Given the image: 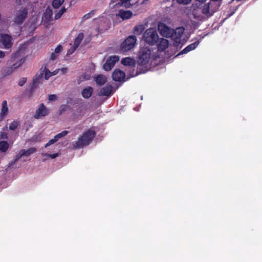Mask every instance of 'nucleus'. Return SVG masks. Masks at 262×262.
Segmentation results:
<instances>
[{
  "mask_svg": "<svg viewBox=\"0 0 262 262\" xmlns=\"http://www.w3.org/2000/svg\"><path fill=\"white\" fill-rule=\"evenodd\" d=\"M211 3H196L192 11L193 17L200 21H203L213 15L215 11L211 9Z\"/></svg>",
  "mask_w": 262,
  "mask_h": 262,
  "instance_id": "f257e3e1",
  "label": "nucleus"
},
{
  "mask_svg": "<svg viewBox=\"0 0 262 262\" xmlns=\"http://www.w3.org/2000/svg\"><path fill=\"white\" fill-rule=\"evenodd\" d=\"M151 56L150 49L148 47H143L140 49L138 53L137 60L138 71L136 75L144 73L147 71L148 64Z\"/></svg>",
  "mask_w": 262,
  "mask_h": 262,
  "instance_id": "f03ea898",
  "label": "nucleus"
},
{
  "mask_svg": "<svg viewBox=\"0 0 262 262\" xmlns=\"http://www.w3.org/2000/svg\"><path fill=\"white\" fill-rule=\"evenodd\" d=\"M95 136L96 132L95 130L91 129H88L84 132L78 139V140L74 144V148H80L89 145L92 142Z\"/></svg>",
  "mask_w": 262,
  "mask_h": 262,
  "instance_id": "7ed1b4c3",
  "label": "nucleus"
},
{
  "mask_svg": "<svg viewBox=\"0 0 262 262\" xmlns=\"http://www.w3.org/2000/svg\"><path fill=\"white\" fill-rule=\"evenodd\" d=\"M143 38L145 42L149 45H154L159 40L157 31L154 28L147 29L143 34Z\"/></svg>",
  "mask_w": 262,
  "mask_h": 262,
  "instance_id": "20e7f679",
  "label": "nucleus"
},
{
  "mask_svg": "<svg viewBox=\"0 0 262 262\" xmlns=\"http://www.w3.org/2000/svg\"><path fill=\"white\" fill-rule=\"evenodd\" d=\"M137 38L134 35L128 36L121 45V50L127 52L134 48L136 44Z\"/></svg>",
  "mask_w": 262,
  "mask_h": 262,
  "instance_id": "39448f33",
  "label": "nucleus"
},
{
  "mask_svg": "<svg viewBox=\"0 0 262 262\" xmlns=\"http://www.w3.org/2000/svg\"><path fill=\"white\" fill-rule=\"evenodd\" d=\"M184 29L183 28H178L176 30L173 29L170 37L174 41L175 46L178 47L181 42V37L183 34Z\"/></svg>",
  "mask_w": 262,
  "mask_h": 262,
  "instance_id": "423d86ee",
  "label": "nucleus"
},
{
  "mask_svg": "<svg viewBox=\"0 0 262 262\" xmlns=\"http://www.w3.org/2000/svg\"><path fill=\"white\" fill-rule=\"evenodd\" d=\"M28 14V11L27 8H21L17 12L16 15L14 18V23L17 25H21L27 17Z\"/></svg>",
  "mask_w": 262,
  "mask_h": 262,
  "instance_id": "0eeeda50",
  "label": "nucleus"
},
{
  "mask_svg": "<svg viewBox=\"0 0 262 262\" xmlns=\"http://www.w3.org/2000/svg\"><path fill=\"white\" fill-rule=\"evenodd\" d=\"M158 29L161 35L167 38H169L173 30L166 24L162 23L158 24Z\"/></svg>",
  "mask_w": 262,
  "mask_h": 262,
  "instance_id": "6e6552de",
  "label": "nucleus"
},
{
  "mask_svg": "<svg viewBox=\"0 0 262 262\" xmlns=\"http://www.w3.org/2000/svg\"><path fill=\"white\" fill-rule=\"evenodd\" d=\"M0 40L4 49H10L13 45L12 38L10 35L7 34H1Z\"/></svg>",
  "mask_w": 262,
  "mask_h": 262,
  "instance_id": "1a4fd4ad",
  "label": "nucleus"
},
{
  "mask_svg": "<svg viewBox=\"0 0 262 262\" xmlns=\"http://www.w3.org/2000/svg\"><path fill=\"white\" fill-rule=\"evenodd\" d=\"M49 113V110L45 106L43 103H41L38 108L36 110L34 118L36 119H38L42 117L48 115Z\"/></svg>",
  "mask_w": 262,
  "mask_h": 262,
  "instance_id": "9d476101",
  "label": "nucleus"
},
{
  "mask_svg": "<svg viewBox=\"0 0 262 262\" xmlns=\"http://www.w3.org/2000/svg\"><path fill=\"white\" fill-rule=\"evenodd\" d=\"M119 58L117 56H112L107 59L105 63L103 64V68L106 71H110L114 66L115 63L118 61Z\"/></svg>",
  "mask_w": 262,
  "mask_h": 262,
  "instance_id": "9b49d317",
  "label": "nucleus"
},
{
  "mask_svg": "<svg viewBox=\"0 0 262 262\" xmlns=\"http://www.w3.org/2000/svg\"><path fill=\"white\" fill-rule=\"evenodd\" d=\"M43 72L41 71L39 73H37L35 77L33 79L32 83L30 88V91H33L34 89L37 88L38 84L42 82V76Z\"/></svg>",
  "mask_w": 262,
  "mask_h": 262,
  "instance_id": "f8f14e48",
  "label": "nucleus"
},
{
  "mask_svg": "<svg viewBox=\"0 0 262 262\" xmlns=\"http://www.w3.org/2000/svg\"><path fill=\"white\" fill-rule=\"evenodd\" d=\"M125 77V73L119 69H116L112 74V78L115 81H121Z\"/></svg>",
  "mask_w": 262,
  "mask_h": 262,
  "instance_id": "ddd939ff",
  "label": "nucleus"
},
{
  "mask_svg": "<svg viewBox=\"0 0 262 262\" xmlns=\"http://www.w3.org/2000/svg\"><path fill=\"white\" fill-rule=\"evenodd\" d=\"M113 90V86L111 85H106L101 89L99 92L100 96H109L111 95Z\"/></svg>",
  "mask_w": 262,
  "mask_h": 262,
  "instance_id": "4468645a",
  "label": "nucleus"
},
{
  "mask_svg": "<svg viewBox=\"0 0 262 262\" xmlns=\"http://www.w3.org/2000/svg\"><path fill=\"white\" fill-rule=\"evenodd\" d=\"M199 42L198 41H195L193 43H192L187 46L185 49H184L183 50H182L178 55L186 54L188 52L195 49L197 46L199 45Z\"/></svg>",
  "mask_w": 262,
  "mask_h": 262,
  "instance_id": "2eb2a0df",
  "label": "nucleus"
},
{
  "mask_svg": "<svg viewBox=\"0 0 262 262\" xmlns=\"http://www.w3.org/2000/svg\"><path fill=\"white\" fill-rule=\"evenodd\" d=\"M121 63L125 66H129L132 68H135L136 64L135 60L130 57L123 58L121 60Z\"/></svg>",
  "mask_w": 262,
  "mask_h": 262,
  "instance_id": "dca6fc26",
  "label": "nucleus"
},
{
  "mask_svg": "<svg viewBox=\"0 0 262 262\" xmlns=\"http://www.w3.org/2000/svg\"><path fill=\"white\" fill-rule=\"evenodd\" d=\"M93 93V89L91 86H86L81 91V95L85 99L90 98Z\"/></svg>",
  "mask_w": 262,
  "mask_h": 262,
  "instance_id": "f3484780",
  "label": "nucleus"
},
{
  "mask_svg": "<svg viewBox=\"0 0 262 262\" xmlns=\"http://www.w3.org/2000/svg\"><path fill=\"white\" fill-rule=\"evenodd\" d=\"M118 15L123 20H125L130 18L133 15V13L130 10H120Z\"/></svg>",
  "mask_w": 262,
  "mask_h": 262,
  "instance_id": "a211bd4d",
  "label": "nucleus"
},
{
  "mask_svg": "<svg viewBox=\"0 0 262 262\" xmlns=\"http://www.w3.org/2000/svg\"><path fill=\"white\" fill-rule=\"evenodd\" d=\"M168 41L164 38H161L159 43L157 45L158 50L160 52H163L168 47Z\"/></svg>",
  "mask_w": 262,
  "mask_h": 262,
  "instance_id": "6ab92c4d",
  "label": "nucleus"
},
{
  "mask_svg": "<svg viewBox=\"0 0 262 262\" xmlns=\"http://www.w3.org/2000/svg\"><path fill=\"white\" fill-rule=\"evenodd\" d=\"M83 38L84 34L83 33H80L78 34L74 40V45L73 46V51H75L79 47Z\"/></svg>",
  "mask_w": 262,
  "mask_h": 262,
  "instance_id": "aec40b11",
  "label": "nucleus"
},
{
  "mask_svg": "<svg viewBox=\"0 0 262 262\" xmlns=\"http://www.w3.org/2000/svg\"><path fill=\"white\" fill-rule=\"evenodd\" d=\"M8 107L6 100H4L2 103V108L0 112V118H4L8 113Z\"/></svg>",
  "mask_w": 262,
  "mask_h": 262,
  "instance_id": "412c9836",
  "label": "nucleus"
},
{
  "mask_svg": "<svg viewBox=\"0 0 262 262\" xmlns=\"http://www.w3.org/2000/svg\"><path fill=\"white\" fill-rule=\"evenodd\" d=\"M106 77L102 74L98 75L95 77V81H96L97 84L100 86L106 83Z\"/></svg>",
  "mask_w": 262,
  "mask_h": 262,
  "instance_id": "4be33fe9",
  "label": "nucleus"
},
{
  "mask_svg": "<svg viewBox=\"0 0 262 262\" xmlns=\"http://www.w3.org/2000/svg\"><path fill=\"white\" fill-rule=\"evenodd\" d=\"M9 148V144L7 141H0V151L6 152Z\"/></svg>",
  "mask_w": 262,
  "mask_h": 262,
  "instance_id": "5701e85b",
  "label": "nucleus"
},
{
  "mask_svg": "<svg viewBox=\"0 0 262 262\" xmlns=\"http://www.w3.org/2000/svg\"><path fill=\"white\" fill-rule=\"evenodd\" d=\"M20 151L22 153L23 156L28 157L34 153L36 151V149L34 147H31L27 150L21 149Z\"/></svg>",
  "mask_w": 262,
  "mask_h": 262,
  "instance_id": "b1692460",
  "label": "nucleus"
},
{
  "mask_svg": "<svg viewBox=\"0 0 262 262\" xmlns=\"http://www.w3.org/2000/svg\"><path fill=\"white\" fill-rule=\"evenodd\" d=\"M145 28L143 25L136 26L134 29V33L136 35H140L143 32Z\"/></svg>",
  "mask_w": 262,
  "mask_h": 262,
  "instance_id": "393cba45",
  "label": "nucleus"
},
{
  "mask_svg": "<svg viewBox=\"0 0 262 262\" xmlns=\"http://www.w3.org/2000/svg\"><path fill=\"white\" fill-rule=\"evenodd\" d=\"M130 1L131 0H120V2L118 3V4L124 6L126 8H129L132 6L130 3Z\"/></svg>",
  "mask_w": 262,
  "mask_h": 262,
  "instance_id": "a878e982",
  "label": "nucleus"
},
{
  "mask_svg": "<svg viewBox=\"0 0 262 262\" xmlns=\"http://www.w3.org/2000/svg\"><path fill=\"white\" fill-rule=\"evenodd\" d=\"M95 13V10H91L89 13L85 14L82 17V21H84L91 18L94 15Z\"/></svg>",
  "mask_w": 262,
  "mask_h": 262,
  "instance_id": "bb28decb",
  "label": "nucleus"
},
{
  "mask_svg": "<svg viewBox=\"0 0 262 262\" xmlns=\"http://www.w3.org/2000/svg\"><path fill=\"white\" fill-rule=\"evenodd\" d=\"M64 0H53L52 6L54 8H58L64 2Z\"/></svg>",
  "mask_w": 262,
  "mask_h": 262,
  "instance_id": "cd10ccee",
  "label": "nucleus"
},
{
  "mask_svg": "<svg viewBox=\"0 0 262 262\" xmlns=\"http://www.w3.org/2000/svg\"><path fill=\"white\" fill-rule=\"evenodd\" d=\"M66 8L64 7H62L61 9L59 10L58 12L55 14L54 18L55 19H58L60 18L62 14L66 12Z\"/></svg>",
  "mask_w": 262,
  "mask_h": 262,
  "instance_id": "c85d7f7f",
  "label": "nucleus"
},
{
  "mask_svg": "<svg viewBox=\"0 0 262 262\" xmlns=\"http://www.w3.org/2000/svg\"><path fill=\"white\" fill-rule=\"evenodd\" d=\"M18 124H19L18 122H17V121H15V120H14L12 123H11L10 124L9 128L10 130H14L17 128Z\"/></svg>",
  "mask_w": 262,
  "mask_h": 262,
  "instance_id": "c756f323",
  "label": "nucleus"
},
{
  "mask_svg": "<svg viewBox=\"0 0 262 262\" xmlns=\"http://www.w3.org/2000/svg\"><path fill=\"white\" fill-rule=\"evenodd\" d=\"M68 133H69V131L63 130L62 132L55 135V138H56L57 140H58L59 139L61 138L62 137L66 136Z\"/></svg>",
  "mask_w": 262,
  "mask_h": 262,
  "instance_id": "7c9ffc66",
  "label": "nucleus"
},
{
  "mask_svg": "<svg viewBox=\"0 0 262 262\" xmlns=\"http://www.w3.org/2000/svg\"><path fill=\"white\" fill-rule=\"evenodd\" d=\"M43 72H45V78L46 80L52 76L51 72L48 69L45 68Z\"/></svg>",
  "mask_w": 262,
  "mask_h": 262,
  "instance_id": "2f4dec72",
  "label": "nucleus"
},
{
  "mask_svg": "<svg viewBox=\"0 0 262 262\" xmlns=\"http://www.w3.org/2000/svg\"><path fill=\"white\" fill-rule=\"evenodd\" d=\"M68 108V105L67 104H62L60 106L59 114L63 113Z\"/></svg>",
  "mask_w": 262,
  "mask_h": 262,
  "instance_id": "473e14b6",
  "label": "nucleus"
},
{
  "mask_svg": "<svg viewBox=\"0 0 262 262\" xmlns=\"http://www.w3.org/2000/svg\"><path fill=\"white\" fill-rule=\"evenodd\" d=\"M58 140L56 138H55V137L54 136L53 139H52L49 141V142L45 145V147H47L54 143H55L56 142H57Z\"/></svg>",
  "mask_w": 262,
  "mask_h": 262,
  "instance_id": "72a5a7b5",
  "label": "nucleus"
},
{
  "mask_svg": "<svg viewBox=\"0 0 262 262\" xmlns=\"http://www.w3.org/2000/svg\"><path fill=\"white\" fill-rule=\"evenodd\" d=\"M8 134L4 132H0V139H8Z\"/></svg>",
  "mask_w": 262,
  "mask_h": 262,
  "instance_id": "f704fd0d",
  "label": "nucleus"
},
{
  "mask_svg": "<svg viewBox=\"0 0 262 262\" xmlns=\"http://www.w3.org/2000/svg\"><path fill=\"white\" fill-rule=\"evenodd\" d=\"M26 81H27V78H26V77H22L19 80L18 85L20 86H23L26 83Z\"/></svg>",
  "mask_w": 262,
  "mask_h": 262,
  "instance_id": "c9c22d12",
  "label": "nucleus"
},
{
  "mask_svg": "<svg viewBox=\"0 0 262 262\" xmlns=\"http://www.w3.org/2000/svg\"><path fill=\"white\" fill-rule=\"evenodd\" d=\"M177 2L181 4H188L191 0H177Z\"/></svg>",
  "mask_w": 262,
  "mask_h": 262,
  "instance_id": "e433bc0d",
  "label": "nucleus"
},
{
  "mask_svg": "<svg viewBox=\"0 0 262 262\" xmlns=\"http://www.w3.org/2000/svg\"><path fill=\"white\" fill-rule=\"evenodd\" d=\"M62 49V47L61 45H59L55 49V53L56 54L59 53Z\"/></svg>",
  "mask_w": 262,
  "mask_h": 262,
  "instance_id": "4c0bfd02",
  "label": "nucleus"
},
{
  "mask_svg": "<svg viewBox=\"0 0 262 262\" xmlns=\"http://www.w3.org/2000/svg\"><path fill=\"white\" fill-rule=\"evenodd\" d=\"M48 99L50 101H53L57 99V97L55 94H51L49 95Z\"/></svg>",
  "mask_w": 262,
  "mask_h": 262,
  "instance_id": "58836bf2",
  "label": "nucleus"
},
{
  "mask_svg": "<svg viewBox=\"0 0 262 262\" xmlns=\"http://www.w3.org/2000/svg\"><path fill=\"white\" fill-rule=\"evenodd\" d=\"M23 156L22 153L20 150L18 154L16 156L15 159L18 161Z\"/></svg>",
  "mask_w": 262,
  "mask_h": 262,
  "instance_id": "ea45409f",
  "label": "nucleus"
},
{
  "mask_svg": "<svg viewBox=\"0 0 262 262\" xmlns=\"http://www.w3.org/2000/svg\"><path fill=\"white\" fill-rule=\"evenodd\" d=\"M56 53H55V52L54 53H52L51 55H50V59L51 60H54L56 59V57H57V56H56Z\"/></svg>",
  "mask_w": 262,
  "mask_h": 262,
  "instance_id": "a19ab883",
  "label": "nucleus"
},
{
  "mask_svg": "<svg viewBox=\"0 0 262 262\" xmlns=\"http://www.w3.org/2000/svg\"><path fill=\"white\" fill-rule=\"evenodd\" d=\"M17 161L14 159L13 160L11 161L8 165V167H10L14 165Z\"/></svg>",
  "mask_w": 262,
  "mask_h": 262,
  "instance_id": "79ce46f5",
  "label": "nucleus"
},
{
  "mask_svg": "<svg viewBox=\"0 0 262 262\" xmlns=\"http://www.w3.org/2000/svg\"><path fill=\"white\" fill-rule=\"evenodd\" d=\"M48 156L51 158V159H54L55 158H56L58 156V153H56V154H49L48 155Z\"/></svg>",
  "mask_w": 262,
  "mask_h": 262,
  "instance_id": "37998d69",
  "label": "nucleus"
},
{
  "mask_svg": "<svg viewBox=\"0 0 262 262\" xmlns=\"http://www.w3.org/2000/svg\"><path fill=\"white\" fill-rule=\"evenodd\" d=\"M59 69H60L59 71H60L61 72L62 74L66 73L67 72V70H68L67 68H62Z\"/></svg>",
  "mask_w": 262,
  "mask_h": 262,
  "instance_id": "c03bdc74",
  "label": "nucleus"
},
{
  "mask_svg": "<svg viewBox=\"0 0 262 262\" xmlns=\"http://www.w3.org/2000/svg\"><path fill=\"white\" fill-rule=\"evenodd\" d=\"M59 70H60V69H56L53 72H51L52 76L57 74L58 73Z\"/></svg>",
  "mask_w": 262,
  "mask_h": 262,
  "instance_id": "a18cd8bd",
  "label": "nucleus"
},
{
  "mask_svg": "<svg viewBox=\"0 0 262 262\" xmlns=\"http://www.w3.org/2000/svg\"><path fill=\"white\" fill-rule=\"evenodd\" d=\"M5 56V52L0 50V58H4Z\"/></svg>",
  "mask_w": 262,
  "mask_h": 262,
  "instance_id": "49530a36",
  "label": "nucleus"
},
{
  "mask_svg": "<svg viewBox=\"0 0 262 262\" xmlns=\"http://www.w3.org/2000/svg\"><path fill=\"white\" fill-rule=\"evenodd\" d=\"M207 0H196V3H204Z\"/></svg>",
  "mask_w": 262,
  "mask_h": 262,
  "instance_id": "de8ad7c7",
  "label": "nucleus"
},
{
  "mask_svg": "<svg viewBox=\"0 0 262 262\" xmlns=\"http://www.w3.org/2000/svg\"><path fill=\"white\" fill-rule=\"evenodd\" d=\"M74 51H73V47H72L71 49L69 50L68 52V54H72Z\"/></svg>",
  "mask_w": 262,
  "mask_h": 262,
  "instance_id": "09e8293b",
  "label": "nucleus"
},
{
  "mask_svg": "<svg viewBox=\"0 0 262 262\" xmlns=\"http://www.w3.org/2000/svg\"><path fill=\"white\" fill-rule=\"evenodd\" d=\"M48 13H49V17H50L51 16V15H52V10H50L48 12Z\"/></svg>",
  "mask_w": 262,
  "mask_h": 262,
  "instance_id": "8fccbe9b",
  "label": "nucleus"
}]
</instances>
